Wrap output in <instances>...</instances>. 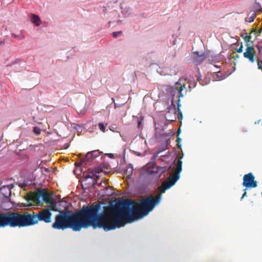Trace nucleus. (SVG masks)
Segmentation results:
<instances>
[{"mask_svg":"<svg viewBox=\"0 0 262 262\" xmlns=\"http://www.w3.org/2000/svg\"><path fill=\"white\" fill-rule=\"evenodd\" d=\"M207 54L204 52L196 51L193 52V62L196 64H201L206 58Z\"/></svg>","mask_w":262,"mask_h":262,"instance_id":"nucleus-10","label":"nucleus"},{"mask_svg":"<svg viewBox=\"0 0 262 262\" xmlns=\"http://www.w3.org/2000/svg\"><path fill=\"white\" fill-rule=\"evenodd\" d=\"M35 215L37 223L38 221H43L47 223L51 222L52 213L49 209L41 210Z\"/></svg>","mask_w":262,"mask_h":262,"instance_id":"nucleus-7","label":"nucleus"},{"mask_svg":"<svg viewBox=\"0 0 262 262\" xmlns=\"http://www.w3.org/2000/svg\"><path fill=\"white\" fill-rule=\"evenodd\" d=\"M181 141V138H180L179 137H178L177 138V141L179 143V142H180Z\"/></svg>","mask_w":262,"mask_h":262,"instance_id":"nucleus-33","label":"nucleus"},{"mask_svg":"<svg viewBox=\"0 0 262 262\" xmlns=\"http://www.w3.org/2000/svg\"><path fill=\"white\" fill-rule=\"evenodd\" d=\"M112 100L114 102L115 100L114 98H112Z\"/></svg>","mask_w":262,"mask_h":262,"instance_id":"nucleus-43","label":"nucleus"},{"mask_svg":"<svg viewBox=\"0 0 262 262\" xmlns=\"http://www.w3.org/2000/svg\"><path fill=\"white\" fill-rule=\"evenodd\" d=\"M170 168V166L157 167L156 168L155 170H154L152 171V172L154 173L158 174V177H160L162 175V174H163L165 172L168 171Z\"/></svg>","mask_w":262,"mask_h":262,"instance_id":"nucleus-13","label":"nucleus"},{"mask_svg":"<svg viewBox=\"0 0 262 262\" xmlns=\"http://www.w3.org/2000/svg\"><path fill=\"white\" fill-rule=\"evenodd\" d=\"M33 130V132L34 133V134H35L37 135H38L40 134L41 130H40V128L37 126L34 127Z\"/></svg>","mask_w":262,"mask_h":262,"instance_id":"nucleus-26","label":"nucleus"},{"mask_svg":"<svg viewBox=\"0 0 262 262\" xmlns=\"http://www.w3.org/2000/svg\"><path fill=\"white\" fill-rule=\"evenodd\" d=\"M104 203L99 202L96 205L83 206L76 211H59L55 216V222L52 227L55 229L65 230L71 228L74 231H79L82 228L92 227L93 229L102 228L101 217L103 213H100Z\"/></svg>","mask_w":262,"mask_h":262,"instance_id":"nucleus-1","label":"nucleus"},{"mask_svg":"<svg viewBox=\"0 0 262 262\" xmlns=\"http://www.w3.org/2000/svg\"><path fill=\"white\" fill-rule=\"evenodd\" d=\"M246 49L244 53V57L247 59L251 63H254L255 61V53L254 48L250 46L248 43L246 44Z\"/></svg>","mask_w":262,"mask_h":262,"instance_id":"nucleus-9","label":"nucleus"},{"mask_svg":"<svg viewBox=\"0 0 262 262\" xmlns=\"http://www.w3.org/2000/svg\"><path fill=\"white\" fill-rule=\"evenodd\" d=\"M98 178V172L95 170L88 172L84 177L85 180H87L88 179H91L92 180V184L93 185H94L97 183Z\"/></svg>","mask_w":262,"mask_h":262,"instance_id":"nucleus-11","label":"nucleus"},{"mask_svg":"<svg viewBox=\"0 0 262 262\" xmlns=\"http://www.w3.org/2000/svg\"><path fill=\"white\" fill-rule=\"evenodd\" d=\"M243 46L242 42H241L240 47L238 49H237L236 51L237 53H241L243 52Z\"/></svg>","mask_w":262,"mask_h":262,"instance_id":"nucleus-29","label":"nucleus"},{"mask_svg":"<svg viewBox=\"0 0 262 262\" xmlns=\"http://www.w3.org/2000/svg\"><path fill=\"white\" fill-rule=\"evenodd\" d=\"M53 209L54 210H56V209H55L54 207H53Z\"/></svg>","mask_w":262,"mask_h":262,"instance_id":"nucleus-39","label":"nucleus"},{"mask_svg":"<svg viewBox=\"0 0 262 262\" xmlns=\"http://www.w3.org/2000/svg\"><path fill=\"white\" fill-rule=\"evenodd\" d=\"M122 34L121 31L114 32L113 33V36L115 38H117L119 35Z\"/></svg>","mask_w":262,"mask_h":262,"instance_id":"nucleus-28","label":"nucleus"},{"mask_svg":"<svg viewBox=\"0 0 262 262\" xmlns=\"http://www.w3.org/2000/svg\"><path fill=\"white\" fill-rule=\"evenodd\" d=\"M255 16V13L253 12L250 16H248L245 18V21L249 23H252L254 21Z\"/></svg>","mask_w":262,"mask_h":262,"instance_id":"nucleus-23","label":"nucleus"},{"mask_svg":"<svg viewBox=\"0 0 262 262\" xmlns=\"http://www.w3.org/2000/svg\"><path fill=\"white\" fill-rule=\"evenodd\" d=\"M133 172V166L132 164H128L127 166L125 174L128 179H131Z\"/></svg>","mask_w":262,"mask_h":262,"instance_id":"nucleus-18","label":"nucleus"},{"mask_svg":"<svg viewBox=\"0 0 262 262\" xmlns=\"http://www.w3.org/2000/svg\"><path fill=\"white\" fill-rule=\"evenodd\" d=\"M186 88V85L185 84L181 85L179 89H178V93L179 94V99L178 100V103H177V106H178V110L179 112V114L181 116V117L182 118V113L180 110V107L181 106L180 103V98L183 97L184 95L182 93V91H183Z\"/></svg>","mask_w":262,"mask_h":262,"instance_id":"nucleus-12","label":"nucleus"},{"mask_svg":"<svg viewBox=\"0 0 262 262\" xmlns=\"http://www.w3.org/2000/svg\"><path fill=\"white\" fill-rule=\"evenodd\" d=\"M17 209L20 207L18 203H17Z\"/></svg>","mask_w":262,"mask_h":262,"instance_id":"nucleus-38","label":"nucleus"},{"mask_svg":"<svg viewBox=\"0 0 262 262\" xmlns=\"http://www.w3.org/2000/svg\"><path fill=\"white\" fill-rule=\"evenodd\" d=\"M31 21L36 26H39L41 25V20L39 17L34 14H32L31 15Z\"/></svg>","mask_w":262,"mask_h":262,"instance_id":"nucleus-17","label":"nucleus"},{"mask_svg":"<svg viewBox=\"0 0 262 262\" xmlns=\"http://www.w3.org/2000/svg\"><path fill=\"white\" fill-rule=\"evenodd\" d=\"M133 117L134 120L136 121L137 123L138 128L142 129L144 126V117L142 115V114H140L139 116H134Z\"/></svg>","mask_w":262,"mask_h":262,"instance_id":"nucleus-15","label":"nucleus"},{"mask_svg":"<svg viewBox=\"0 0 262 262\" xmlns=\"http://www.w3.org/2000/svg\"><path fill=\"white\" fill-rule=\"evenodd\" d=\"M115 107H116L117 106V104H116L115 103Z\"/></svg>","mask_w":262,"mask_h":262,"instance_id":"nucleus-41","label":"nucleus"},{"mask_svg":"<svg viewBox=\"0 0 262 262\" xmlns=\"http://www.w3.org/2000/svg\"><path fill=\"white\" fill-rule=\"evenodd\" d=\"M246 194H247L246 192H245L242 196V199L244 198L246 195Z\"/></svg>","mask_w":262,"mask_h":262,"instance_id":"nucleus-34","label":"nucleus"},{"mask_svg":"<svg viewBox=\"0 0 262 262\" xmlns=\"http://www.w3.org/2000/svg\"><path fill=\"white\" fill-rule=\"evenodd\" d=\"M51 196L45 189H39L34 196V201L38 204L42 202L47 204L51 203Z\"/></svg>","mask_w":262,"mask_h":262,"instance_id":"nucleus-6","label":"nucleus"},{"mask_svg":"<svg viewBox=\"0 0 262 262\" xmlns=\"http://www.w3.org/2000/svg\"><path fill=\"white\" fill-rule=\"evenodd\" d=\"M257 67L258 69H262V60L260 58H257Z\"/></svg>","mask_w":262,"mask_h":262,"instance_id":"nucleus-25","label":"nucleus"},{"mask_svg":"<svg viewBox=\"0 0 262 262\" xmlns=\"http://www.w3.org/2000/svg\"><path fill=\"white\" fill-rule=\"evenodd\" d=\"M34 75H36V74L34 73H32L30 74V76L32 77V76H33Z\"/></svg>","mask_w":262,"mask_h":262,"instance_id":"nucleus-35","label":"nucleus"},{"mask_svg":"<svg viewBox=\"0 0 262 262\" xmlns=\"http://www.w3.org/2000/svg\"><path fill=\"white\" fill-rule=\"evenodd\" d=\"M179 133H180V130H178V134H179Z\"/></svg>","mask_w":262,"mask_h":262,"instance_id":"nucleus-42","label":"nucleus"},{"mask_svg":"<svg viewBox=\"0 0 262 262\" xmlns=\"http://www.w3.org/2000/svg\"><path fill=\"white\" fill-rule=\"evenodd\" d=\"M178 89L175 87H169L168 89L167 92L169 94V95L171 97V105L175 107L174 104V97L176 94L178 93Z\"/></svg>","mask_w":262,"mask_h":262,"instance_id":"nucleus-14","label":"nucleus"},{"mask_svg":"<svg viewBox=\"0 0 262 262\" xmlns=\"http://www.w3.org/2000/svg\"><path fill=\"white\" fill-rule=\"evenodd\" d=\"M85 112V110H84L83 111H80V112L78 113L79 114H83Z\"/></svg>","mask_w":262,"mask_h":262,"instance_id":"nucleus-31","label":"nucleus"},{"mask_svg":"<svg viewBox=\"0 0 262 262\" xmlns=\"http://www.w3.org/2000/svg\"><path fill=\"white\" fill-rule=\"evenodd\" d=\"M182 161L179 160L174 169V174L170 175L169 177L163 183L162 185L159 187L158 189L160 193L156 198H154L152 196H149L145 199H142L140 201L138 204V208L142 211L141 217L147 215L150 211H152L155 207L160 202L162 194L164 193L166 190L173 186L179 179L180 173L182 169Z\"/></svg>","mask_w":262,"mask_h":262,"instance_id":"nucleus-3","label":"nucleus"},{"mask_svg":"<svg viewBox=\"0 0 262 262\" xmlns=\"http://www.w3.org/2000/svg\"><path fill=\"white\" fill-rule=\"evenodd\" d=\"M29 185L28 181H25L24 183H17L18 185L21 188L25 189V187Z\"/></svg>","mask_w":262,"mask_h":262,"instance_id":"nucleus-24","label":"nucleus"},{"mask_svg":"<svg viewBox=\"0 0 262 262\" xmlns=\"http://www.w3.org/2000/svg\"><path fill=\"white\" fill-rule=\"evenodd\" d=\"M104 210L100 212L103 213L101 217L104 231H108L116 228L124 226L127 223L134 222L135 219H141L142 211L135 207L136 203L131 200H121L116 201L111 203V207L118 215L117 219L110 215L105 216V211L107 207L104 204Z\"/></svg>","mask_w":262,"mask_h":262,"instance_id":"nucleus-2","label":"nucleus"},{"mask_svg":"<svg viewBox=\"0 0 262 262\" xmlns=\"http://www.w3.org/2000/svg\"><path fill=\"white\" fill-rule=\"evenodd\" d=\"M169 113H170V111H169L167 113V114H166L167 116H166V117H168V114H169Z\"/></svg>","mask_w":262,"mask_h":262,"instance_id":"nucleus-37","label":"nucleus"},{"mask_svg":"<svg viewBox=\"0 0 262 262\" xmlns=\"http://www.w3.org/2000/svg\"><path fill=\"white\" fill-rule=\"evenodd\" d=\"M37 224L36 215L34 213L30 214L25 213L24 214L17 213V226L25 227L34 225Z\"/></svg>","mask_w":262,"mask_h":262,"instance_id":"nucleus-4","label":"nucleus"},{"mask_svg":"<svg viewBox=\"0 0 262 262\" xmlns=\"http://www.w3.org/2000/svg\"><path fill=\"white\" fill-rule=\"evenodd\" d=\"M107 12V9H106V7L104 6L103 7V10H102V12L104 13V14H105Z\"/></svg>","mask_w":262,"mask_h":262,"instance_id":"nucleus-30","label":"nucleus"},{"mask_svg":"<svg viewBox=\"0 0 262 262\" xmlns=\"http://www.w3.org/2000/svg\"><path fill=\"white\" fill-rule=\"evenodd\" d=\"M256 33V31L255 30H252L251 32V33Z\"/></svg>","mask_w":262,"mask_h":262,"instance_id":"nucleus-36","label":"nucleus"},{"mask_svg":"<svg viewBox=\"0 0 262 262\" xmlns=\"http://www.w3.org/2000/svg\"><path fill=\"white\" fill-rule=\"evenodd\" d=\"M100 153L101 152L99 151V150H93L91 152H88L87 153V157H89V156L92 155L93 157L94 158H95L99 156L100 155Z\"/></svg>","mask_w":262,"mask_h":262,"instance_id":"nucleus-21","label":"nucleus"},{"mask_svg":"<svg viewBox=\"0 0 262 262\" xmlns=\"http://www.w3.org/2000/svg\"><path fill=\"white\" fill-rule=\"evenodd\" d=\"M0 192L3 193V195L8 198L11 194V190L9 186H3L0 189Z\"/></svg>","mask_w":262,"mask_h":262,"instance_id":"nucleus-16","label":"nucleus"},{"mask_svg":"<svg viewBox=\"0 0 262 262\" xmlns=\"http://www.w3.org/2000/svg\"><path fill=\"white\" fill-rule=\"evenodd\" d=\"M243 185L247 188L257 187V182L254 181V177L252 173H249L244 176Z\"/></svg>","mask_w":262,"mask_h":262,"instance_id":"nucleus-8","label":"nucleus"},{"mask_svg":"<svg viewBox=\"0 0 262 262\" xmlns=\"http://www.w3.org/2000/svg\"><path fill=\"white\" fill-rule=\"evenodd\" d=\"M93 159L94 158L92 155L89 156V157H87L86 154L85 157L81 160L80 163L79 164H89Z\"/></svg>","mask_w":262,"mask_h":262,"instance_id":"nucleus-19","label":"nucleus"},{"mask_svg":"<svg viewBox=\"0 0 262 262\" xmlns=\"http://www.w3.org/2000/svg\"><path fill=\"white\" fill-rule=\"evenodd\" d=\"M241 36L247 43L250 42V41H251L250 40L251 39V36L248 35L247 33H246V32L243 33L241 34Z\"/></svg>","mask_w":262,"mask_h":262,"instance_id":"nucleus-22","label":"nucleus"},{"mask_svg":"<svg viewBox=\"0 0 262 262\" xmlns=\"http://www.w3.org/2000/svg\"><path fill=\"white\" fill-rule=\"evenodd\" d=\"M108 156L110 158H113L114 157V155L113 154H109Z\"/></svg>","mask_w":262,"mask_h":262,"instance_id":"nucleus-32","label":"nucleus"},{"mask_svg":"<svg viewBox=\"0 0 262 262\" xmlns=\"http://www.w3.org/2000/svg\"><path fill=\"white\" fill-rule=\"evenodd\" d=\"M176 40L174 39L173 45H175Z\"/></svg>","mask_w":262,"mask_h":262,"instance_id":"nucleus-40","label":"nucleus"},{"mask_svg":"<svg viewBox=\"0 0 262 262\" xmlns=\"http://www.w3.org/2000/svg\"><path fill=\"white\" fill-rule=\"evenodd\" d=\"M16 226V212L0 213V228Z\"/></svg>","mask_w":262,"mask_h":262,"instance_id":"nucleus-5","label":"nucleus"},{"mask_svg":"<svg viewBox=\"0 0 262 262\" xmlns=\"http://www.w3.org/2000/svg\"><path fill=\"white\" fill-rule=\"evenodd\" d=\"M253 11L255 13V12H261L262 8L260 5V4L258 2H255L252 7Z\"/></svg>","mask_w":262,"mask_h":262,"instance_id":"nucleus-20","label":"nucleus"},{"mask_svg":"<svg viewBox=\"0 0 262 262\" xmlns=\"http://www.w3.org/2000/svg\"><path fill=\"white\" fill-rule=\"evenodd\" d=\"M98 126L99 129L102 131L103 132H105V125L103 123H99L98 124Z\"/></svg>","mask_w":262,"mask_h":262,"instance_id":"nucleus-27","label":"nucleus"}]
</instances>
